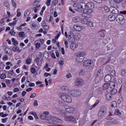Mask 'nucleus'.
<instances>
[{"instance_id":"obj_4","label":"nucleus","mask_w":126,"mask_h":126,"mask_svg":"<svg viewBox=\"0 0 126 126\" xmlns=\"http://www.w3.org/2000/svg\"><path fill=\"white\" fill-rule=\"evenodd\" d=\"M116 20L119 24L121 25H124L126 23V20L125 19V16L122 15H117L116 17Z\"/></svg>"},{"instance_id":"obj_9","label":"nucleus","mask_w":126,"mask_h":126,"mask_svg":"<svg viewBox=\"0 0 126 126\" xmlns=\"http://www.w3.org/2000/svg\"><path fill=\"white\" fill-rule=\"evenodd\" d=\"M40 118L41 120H47L48 121H50V120L53 121L54 119H56V117L51 116H49V117L47 118V116H46V115H44L43 113L40 115Z\"/></svg>"},{"instance_id":"obj_59","label":"nucleus","mask_w":126,"mask_h":126,"mask_svg":"<svg viewBox=\"0 0 126 126\" xmlns=\"http://www.w3.org/2000/svg\"><path fill=\"white\" fill-rule=\"evenodd\" d=\"M99 103V100H96V102L94 103V104L93 105L92 108H95L96 106H97V104Z\"/></svg>"},{"instance_id":"obj_23","label":"nucleus","mask_w":126,"mask_h":126,"mask_svg":"<svg viewBox=\"0 0 126 126\" xmlns=\"http://www.w3.org/2000/svg\"><path fill=\"white\" fill-rule=\"evenodd\" d=\"M31 13V12L29 10H26L24 12V17L26 18L27 16H29L30 15V14Z\"/></svg>"},{"instance_id":"obj_12","label":"nucleus","mask_w":126,"mask_h":126,"mask_svg":"<svg viewBox=\"0 0 126 126\" xmlns=\"http://www.w3.org/2000/svg\"><path fill=\"white\" fill-rule=\"evenodd\" d=\"M86 56V53L84 51H80L76 53V56L77 58H82Z\"/></svg>"},{"instance_id":"obj_14","label":"nucleus","mask_w":126,"mask_h":126,"mask_svg":"<svg viewBox=\"0 0 126 126\" xmlns=\"http://www.w3.org/2000/svg\"><path fill=\"white\" fill-rule=\"evenodd\" d=\"M73 28L75 31H78V32L82 31V29H83L82 26H77L76 25H75L73 26Z\"/></svg>"},{"instance_id":"obj_54","label":"nucleus","mask_w":126,"mask_h":126,"mask_svg":"<svg viewBox=\"0 0 126 126\" xmlns=\"http://www.w3.org/2000/svg\"><path fill=\"white\" fill-rule=\"evenodd\" d=\"M112 125H118V120H117V119H115L114 120V121H112Z\"/></svg>"},{"instance_id":"obj_2","label":"nucleus","mask_w":126,"mask_h":126,"mask_svg":"<svg viewBox=\"0 0 126 126\" xmlns=\"http://www.w3.org/2000/svg\"><path fill=\"white\" fill-rule=\"evenodd\" d=\"M85 6V9L86 10V12L87 13H92L93 12V8H94V3L92 2H90L87 3V4L85 5V4H84Z\"/></svg>"},{"instance_id":"obj_5","label":"nucleus","mask_w":126,"mask_h":126,"mask_svg":"<svg viewBox=\"0 0 126 126\" xmlns=\"http://www.w3.org/2000/svg\"><path fill=\"white\" fill-rule=\"evenodd\" d=\"M107 112L106 109H104V108H101L98 113L97 117L98 119H102L103 117H105L106 115H107Z\"/></svg>"},{"instance_id":"obj_57","label":"nucleus","mask_w":126,"mask_h":126,"mask_svg":"<svg viewBox=\"0 0 126 126\" xmlns=\"http://www.w3.org/2000/svg\"><path fill=\"white\" fill-rule=\"evenodd\" d=\"M106 69L107 72H110V71H111V67H110V66H107Z\"/></svg>"},{"instance_id":"obj_32","label":"nucleus","mask_w":126,"mask_h":126,"mask_svg":"<svg viewBox=\"0 0 126 126\" xmlns=\"http://www.w3.org/2000/svg\"><path fill=\"white\" fill-rule=\"evenodd\" d=\"M90 13H87V12L86 11V10L85 9L84 13L82 14V16H83V17H88V14Z\"/></svg>"},{"instance_id":"obj_6","label":"nucleus","mask_w":126,"mask_h":126,"mask_svg":"<svg viewBox=\"0 0 126 126\" xmlns=\"http://www.w3.org/2000/svg\"><path fill=\"white\" fill-rule=\"evenodd\" d=\"M83 5H84V3L81 2L80 3H74L73 4V6L75 7V9L76 11H80L82 8L84 9Z\"/></svg>"},{"instance_id":"obj_60","label":"nucleus","mask_w":126,"mask_h":126,"mask_svg":"<svg viewBox=\"0 0 126 126\" xmlns=\"http://www.w3.org/2000/svg\"><path fill=\"white\" fill-rule=\"evenodd\" d=\"M36 96H37V94H36V93H33L30 95V98H35Z\"/></svg>"},{"instance_id":"obj_45","label":"nucleus","mask_w":126,"mask_h":126,"mask_svg":"<svg viewBox=\"0 0 126 126\" xmlns=\"http://www.w3.org/2000/svg\"><path fill=\"white\" fill-rule=\"evenodd\" d=\"M62 90L67 91V90H68V87L67 86H63L62 87Z\"/></svg>"},{"instance_id":"obj_3","label":"nucleus","mask_w":126,"mask_h":126,"mask_svg":"<svg viewBox=\"0 0 126 126\" xmlns=\"http://www.w3.org/2000/svg\"><path fill=\"white\" fill-rule=\"evenodd\" d=\"M81 22V23H82V24H85L88 26H90V27H94V23L91 22L90 19L88 18H86L82 19Z\"/></svg>"},{"instance_id":"obj_43","label":"nucleus","mask_w":126,"mask_h":126,"mask_svg":"<svg viewBox=\"0 0 126 126\" xmlns=\"http://www.w3.org/2000/svg\"><path fill=\"white\" fill-rule=\"evenodd\" d=\"M96 91L98 93V94H102V88H99L97 89H96Z\"/></svg>"},{"instance_id":"obj_18","label":"nucleus","mask_w":126,"mask_h":126,"mask_svg":"<svg viewBox=\"0 0 126 126\" xmlns=\"http://www.w3.org/2000/svg\"><path fill=\"white\" fill-rule=\"evenodd\" d=\"M108 18L109 21H115L116 20V16L113 14L109 15Z\"/></svg>"},{"instance_id":"obj_13","label":"nucleus","mask_w":126,"mask_h":126,"mask_svg":"<svg viewBox=\"0 0 126 126\" xmlns=\"http://www.w3.org/2000/svg\"><path fill=\"white\" fill-rule=\"evenodd\" d=\"M78 47V44L77 43L75 42H72L70 45V48L72 50V51H74L75 49Z\"/></svg>"},{"instance_id":"obj_42","label":"nucleus","mask_w":126,"mask_h":126,"mask_svg":"<svg viewBox=\"0 0 126 126\" xmlns=\"http://www.w3.org/2000/svg\"><path fill=\"white\" fill-rule=\"evenodd\" d=\"M0 77L1 79H4L5 78H6V75H5L4 73H2L0 75Z\"/></svg>"},{"instance_id":"obj_19","label":"nucleus","mask_w":126,"mask_h":126,"mask_svg":"<svg viewBox=\"0 0 126 126\" xmlns=\"http://www.w3.org/2000/svg\"><path fill=\"white\" fill-rule=\"evenodd\" d=\"M56 11L54 12V17H57L58 16V13H61V9L60 8H58L57 9H56Z\"/></svg>"},{"instance_id":"obj_52","label":"nucleus","mask_w":126,"mask_h":126,"mask_svg":"<svg viewBox=\"0 0 126 126\" xmlns=\"http://www.w3.org/2000/svg\"><path fill=\"white\" fill-rule=\"evenodd\" d=\"M45 3L47 6H50L51 5V0H47Z\"/></svg>"},{"instance_id":"obj_31","label":"nucleus","mask_w":126,"mask_h":126,"mask_svg":"<svg viewBox=\"0 0 126 126\" xmlns=\"http://www.w3.org/2000/svg\"><path fill=\"white\" fill-rule=\"evenodd\" d=\"M112 13H113V14H118L119 10L116 8H114L112 11Z\"/></svg>"},{"instance_id":"obj_22","label":"nucleus","mask_w":126,"mask_h":126,"mask_svg":"<svg viewBox=\"0 0 126 126\" xmlns=\"http://www.w3.org/2000/svg\"><path fill=\"white\" fill-rule=\"evenodd\" d=\"M81 20V19H80V17H75L74 18H73V22H75V23H77V22H79V21H80Z\"/></svg>"},{"instance_id":"obj_63","label":"nucleus","mask_w":126,"mask_h":126,"mask_svg":"<svg viewBox=\"0 0 126 126\" xmlns=\"http://www.w3.org/2000/svg\"><path fill=\"white\" fill-rule=\"evenodd\" d=\"M43 28L45 30H49V28H50V27L48 25H46L45 26L43 27Z\"/></svg>"},{"instance_id":"obj_53","label":"nucleus","mask_w":126,"mask_h":126,"mask_svg":"<svg viewBox=\"0 0 126 126\" xmlns=\"http://www.w3.org/2000/svg\"><path fill=\"white\" fill-rule=\"evenodd\" d=\"M44 76L45 77H48V76H52V75H51V73H49L45 72V73H44Z\"/></svg>"},{"instance_id":"obj_37","label":"nucleus","mask_w":126,"mask_h":126,"mask_svg":"<svg viewBox=\"0 0 126 126\" xmlns=\"http://www.w3.org/2000/svg\"><path fill=\"white\" fill-rule=\"evenodd\" d=\"M58 3H59V0H53L52 1V4L54 6H56Z\"/></svg>"},{"instance_id":"obj_34","label":"nucleus","mask_w":126,"mask_h":126,"mask_svg":"<svg viewBox=\"0 0 126 126\" xmlns=\"http://www.w3.org/2000/svg\"><path fill=\"white\" fill-rule=\"evenodd\" d=\"M17 23V21H14L12 22V23H9L8 24L9 26H11L12 27H13L14 25H16V23Z\"/></svg>"},{"instance_id":"obj_33","label":"nucleus","mask_w":126,"mask_h":126,"mask_svg":"<svg viewBox=\"0 0 126 126\" xmlns=\"http://www.w3.org/2000/svg\"><path fill=\"white\" fill-rule=\"evenodd\" d=\"M34 62L36 63L37 65H38V66H41V63H40L41 61H40L39 59H35Z\"/></svg>"},{"instance_id":"obj_15","label":"nucleus","mask_w":126,"mask_h":126,"mask_svg":"<svg viewBox=\"0 0 126 126\" xmlns=\"http://www.w3.org/2000/svg\"><path fill=\"white\" fill-rule=\"evenodd\" d=\"M92 63V61L91 60H87L84 62L83 65H84V66H89Z\"/></svg>"},{"instance_id":"obj_25","label":"nucleus","mask_w":126,"mask_h":126,"mask_svg":"<svg viewBox=\"0 0 126 126\" xmlns=\"http://www.w3.org/2000/svg\"><path fill=\"white\" fill-rule=\"evenodd\" d=\"M53 17L51 16H47L46 17V19L47 22H51L53 20Z\"/></svg>"},{"instance_id":"obj_62","label":"nucleus","mask_w":126,"mask_h":126,"mask_svg":"<svg viewBox=\"0 0 126 126\" xmlns=\"http://www.w3.org/2000/svg\"><path fill=\"white\" fill-rule=\"evenodd\" d=\"M31 71L32 73H35V72H36V69H35V68L32 67L31 69Z\"/></svg>"},{"instance_id":"obj_56","label":"nucleus","mask_w":126,"mask_h":126,"mask_svg":"<svg viewBox=\"0 0 126 126\" xmlns=\"http://www.w3.org/2000/svg\"><path fill=\"white\" fill-rule=\"evenodd\" d=\"M38 101L37 100H34L33 102V106L34 107H38Z\"/></svg>"},{"instance_id":"obj_20","label":"nucleus","mask_w":126,"mask_h":126,"mask_svg":"<svg viewBox=\"0 0 126 126\" xmlns=\"http://www.w3.org/2000/svg\"><path fill=\"white\" fill-rule=\"evenodd\" d=\"M105 31H101L98 32V35H99L100 37L101 38H104L105 37Z\"/></svg>"},{"instance_id":"obj_28","label":"nucleus","mask_w":126,"mask_h":126,"mask_svg":"<svg viewBox=\"0 0 126 126\" xmlns=\"http://www.w3.org/2000/svg\"><path fill=\"white\" fill-rule=\"evenodd\" d=\"M45 83L46 84V86H48L49 85V84H52V79H50L48 80H48L47 79H45Z\"/></svg>"},{"instance_id":"obj_36","label":"nucleus","mask_w":126,"mask_h":126,"mask_svg":"<svg viewBox=\"0 0 126 126\" xmlns=\"http://www.w3.org/2000/svg\"><path fill=\"white\" fill-rule=\"evenodd\" d=\"M120 75L121 76H125L126 75V70L123 69L120 72Z\"/></svg>"},{"instance_id":"obj_35","label":"nucleus","mask_w":126,"mask_h":126,"mask_svg":"<svg viewBox=\"0 0 126 126\" xmlns=\"http://www.w3.org/2000/svg\"><path fill=\"white\" fill-rule=\"evenodd\" d=\"M111 94H112V95H115L116 93L118 92V90L116 89H113L110 91Z\"/></svg>"},{"instance_id":"obj_44","label":"nucleus","mask_w":126,"mask_h":126,"mask_svg":"<svg viewBox=\"0 0 126 126\" xmlns=\"http://www.w3.org/2000/svg\"><path fill=\"white\" fill-rule=\"evenodd\" d=\"M2 59L3 61H7V60H8V56L5 55Z\"/></svg>"},{"instance_id":"obj_48","label":"nucleus","mask_w":126,"mask_h":126,"mask_svg":"<svg viewBox=\"0 0 126 126\" xmlns=\"http://www.w3.org/2000/svg\"><path fill=\"white\" fill-rule=\"evenodd\" d=\"M45 9H46V6L42 7V8L41 9V11L40 13V15H43V13L44 11L45 10Z\"/></svg>"},{"instance_id":"obj_46","label":"nucleus","mask_w":126,"mask_h":126,"mask_svg":"<svg viewBox=\"0 0 126 126\" xmlns=\"http://www.w3.org/2000/svg\"><path fill=\"white\" fill-rule=\"evenodd\" d=\"M104 11H105V12H109V11H110V8H108V7L107 6H104Z\"/></svg>"},{"instance_id":"obj_1","label":"nucleus","mask_w":126,"mask_h":126,"mask_svg":"<svg viewBox=\"0 0 126 126\" xmlns=\"http://www.w3.org/2000/svg\"><path fill=\"white\" fill-rule=\"evenodd\" d=\"M59 97L62 101L66 102V103H71V101H72L71 97L65 93H60L59 94Z\"/></svg>"},{"instance_id":"obj_55","label":"nucleus","mask_w":126,"mask_h":126,"mask_svg":"<svg viewBox=\"0 0 126 126\" xmlns=\"http://www.w3.org/2000/svg\"><path fill=\"white\" fill-rule=\"evenodd\" d=\"M12 4L14 7H16V2L14 0H11Z\"/></svg>"},{"instance_id":"obj_11","label":"nucleus","mask_w":126,"mask_h":126,"mask_svg":"<svg viewBox=\"0 0 126 126\" xmlns=\"http://www.w3.org/2000/svg\"><path fill=\"white\" fill-rule=\"evenodd\" d=\"M65 120L67 122H75V118L71 116H65L64 117Z\"/></svg>"},{"instance_id":"obj_10","label":"nucleus","mask_w":126,"mask_h":126,"mask_svg":"<svg viewBox=\"0 0 126 126\" xmlns=\"http://www.w3.org/2000/svg\"><path fill=\"white\" fill-rule=\"evenodd\" d=\"M65 111L70 114H75V113H76V109L73 107L66 108Z\"/></svg>"},{"instance_id":"obj_39","label":"nucleus","mask_w":126,"mask_h":126,"mask_svg":"<svg viewBox=\"0 0 126 126\" xmlns=\"http://www.w3.org/2000/svg\"><path fill=\"white\" fill-rule=\"evenodd\" d=\"M19 36L21 37V38H22L25 36V33L23 32H21L19 33Z\"/></svg>"},{"instance_id":"obj_8","label":"nucleus","mask_w":126,"mask_h":126,"mask_svg":"<svg viewBox=\"0 0 126 126\" xmlns=\"http://www.w3.org/2000/svg\"><path fill=\"white\" fill-rule=\"evenodd\" d=\"M74 83L76 86H80L81 85H83L84 82L82 79L78 78L75 80Z\"/></svg>"},{"instance_id":"obj_61","label":"nucleus","mask_w":126,"mask_h":126,"mask_svg":"<svg viewBox=\"0 0 126 126\" xmlns=\"http://www.w3.org/2000/svg\"><path fill=\"white\" fill-rule=\"evenodd\" d=\"M111 74L112 76H116V71L115 70H113L112 71V72H111Z\"/></svg>"},{"instance_id":"obj_64","label":"nucleus","mask_w":126,"mask_h":126,"mask_svg":"<svg viewBox=\"0 0 126 126\" xmlns=\"http://www.w3.org/2000/svg\"><path fill=\"white\" fill-rule=\"evenodd\" d=\"M115 114H116V115H121V112H120V110H119V109H116L115 110Z\"/></svg>"},{"instance_id":"obj_16","label":"nucleus","mask_w":126,"mask_h":126,"mask_svg":"<svg viewBox=\"0 0 126 126\" xmlns=\"http://www.w3.org/2000/svg\"><path fill=\"white\" fill-rule=\"evenodd\" d=\"M113 96L112 95V94L110 93H106V99L107 101H110V100H112Z\"/></svg>"},{"instance_id":"obj_17","label":"nucleus","mask_w":126,"mask_h":126,"mask_svg":"<svg viewBox=\"0 0 126 126\" xmlns=\"http://www.w3.org/2000/svg\"><path fill=\"white\" fill-rule=\"evenodd\" d=\"M112 79V76L110 74H107L104 77L105 82H109Z\"/></svg>"},{"instance_id":"obj_51","label":"nucleus","mask_w":126,"mask_h":126,"mask_svg":"<svg viewBox=\"0 0 126 126\" xmlns=\"http://www.w3.org/2000/svg\"><path fill=\"white\" fill-rule=\"evenodd\" d=\"M7 120H8V118L7 117L2 119H1L2 123H6V122H7Z\"/></svg>"},{"instance_id":"obj_21","label":"nucleus","mask_w":126,"mask_h":126,"mask_svg":"<svg viewBox=\"0 0 126 126\" xmlns=\"http://www.w3.org/2000/svg\"><path fill=\"white\" fill-rule=\"evenodd\" d=\"M12 51L14 52H17L18 53H20V52H21V50L19 49V47L17 46L13 47L12 48Z\"/></svg>"},{"instance_id":"obj_50","label":"nucleus","mask_w":126,"mask_h":126,"mask_svg":"<svg viewBox=\"0 0 126 126\" xmlns=\"http://www.w3.org/2000/svg\"><path fill=\"white\" fill-rule=\"evenodd\" d=\"M64 45L66 49L68 48V41L64 40Z\"/></svg>"},{"instance_id":"obj_26","label":"nucleus","mask_w":126,"mask_h":126,"mask_svg":"<svg viewBox=\"0 0 126 126\" xmlns=\"http://www.w3.org/2000/svg\"><path fill=\"white\" fill-rule=\"evenodd\" d=\"M40 6H41V5H38L33 8V10L34 11L35 13L38 12V10H40Z\"/></svg>"},{"instance_id":"obj_30","label":"nucleus","mask_w":126,"mask_h":126,"mask_svg":"<svg viewBox=\"0 0 126 126\" xmlns=\"http://www.w3.org/2000/svg\"><path fill=\"white\" fill-rule=\"evenodd\" d=\"M12 42H13V45H14V46H17V45H18V41L14 38H12Z\"/></svg>"},{"instance_id":"obj_41","label":"nucleus","mask_w":126,"mask_h":126,"mask_svg":"<svg viewBox=\"0 0 126 126\" xmlns=\"http://www.w3.org/2000/svg\"><path fill=\"white\" fill-rule=\"evenodd\" d=\"M107 50H113V45L111 43L107 45Z\"/></svg>"},{"instance_id":"obj_29","label":"nucleus","mask_w":126,"mask_h":126,"mask_svg":"<svg viewBox=\"0 0 126 126\" xmlns=\"http://www.w3.org/2000/svg\"><path fill=\"white\" fill-rule=\"evenodd\" d=\"M108 84L109 85V88H115V86H116V84L113 82H110Z\"/></svg>"},{"instance_id":"obj_47","label":"nucleus","mask_w":126,"mask_h":126,"mask_svg":"<svg viewBox=\"0 0 126 126\" xmlns=\"http://www.w3.org/2000/svg\"><path fill=\"white\" fill-rule=\"evenodd\" d=\"M111 107L114 108V107H117V102L116 101H112L111 102Z\"/></svg>"},{"instance_id":"obj_40","label":"nucleus","mask_w":126,"mask_h":126,"mask_svg":"<svg viewBox=\"0 0 126 126\" xmlns=\"http://www.w3.org/2000/svg\"><path fill=\"white\" fill-rule=\"evenodd\" d=\"M4 6H5L6 7H7V8H9V3L8 2V1H5L4 2Z\"/></svg>"},{"instance_id":"obj_49","label":"nucleus","mask_w":126,"mask_h":126,"mask_svg":"<svg viewBox=\"0 0 126 126\" xmlns=\"http://www.w3.org/2000/svg\"><path fill=\"white\" fill-rule=\"evenodd\" d=\"M37 26V25L36 24H32V30H36V27Z\"/></svg>"},{"instance_id":"obj_38","label":"nucleus","mask_w":126,"mask_h":126,"mask_svg":"<svg viewBox=\"0 0 126 126\" xmlns=\"http://www.w3.org/2000/svg\"><path fill=\"white\" fill-rule=\"evenodd\" d=\"M32 61V59L31 58H28L26 61V63L27 64H30L31 63V62Z\"/></svg>"},{"instance_id":"obj_27","label":"nucleus","mask_w":126,"mask_h":126,"mask_svg":"<svg viewBox=\"0 0 126 126\" xmlns=\"http://www.w3.org/2000/svg\"><path fill=\"white\" fill-rule=\"evenodd\" d=\"M84 60V57H77L76 58V61L77 63H82Z\"/></svg>"},{"instance_id":"obj_7","label":"nucleus","mask_w":126,"mask_h":126,"mask_svg":"<svg viewBox=\"0 0 126 126\" xmlns=\"http://www.w3.org/2000/svg\"><path fill=\"white\" fill-rule=\"evenodd\" d=\"M69 93L71 95V96H73V97H78V96H80V94H81L80 91L76 90H71L69 92Z\"/></svg>"},{"instance_id":"obj_24","label":"nucleus","mask_w":126,"mask_h":126,"mask_svg":"<svg viewBox=\"0 0 126 126\" xmlns=\"http://www.w3.org/2000/svg\"><path fill=\"white\" fill-rule=\"evenodd\" d=\"M109 88H110V86L109 85V84H108V83L104 84V85L103 86V88H102V89L103 90H106L107 89H109Z\"/></svg>"},{"instance_id":"obj_58","label":"nucleus","mask_w":126,"mask_h":126,"mask_svg":"<svg viewBox=\"0 0 126 126\" xmlns=\"http://www.w3.org/2000/svg\"><path fill=\"white\" fill-rule=\"evenodd\" d=\"M112 119L113 117H111V115L107 116L106 117V119H107L108 121H112Z\"/></svg>"}]
</instances>
